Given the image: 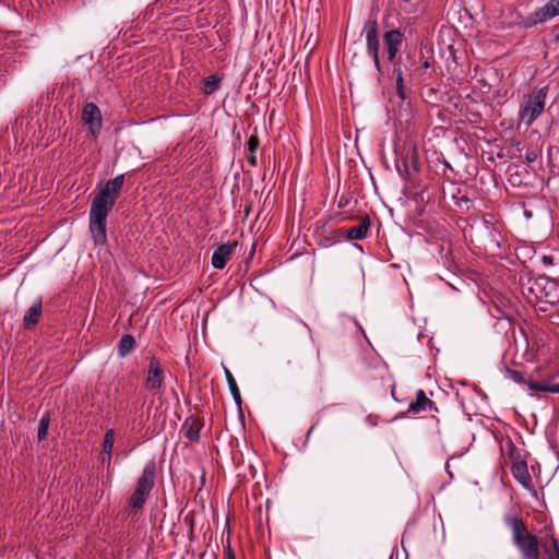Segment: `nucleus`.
Instances as JSON below:
<instances>
[{
    "mask_svg": "<svg viewBox=\"0 0 559 559\" xmlns=\"http://www.w3.org/2000/svg\"><path fill=\"white\" fill-rule=\"evenodd\" d=\"M124 185V175H118L114 179L99 185L90 210V231L96 245L107 241V216L115 206Z\"/></svg>",
    "mask_w": 559,
    "mask_h": 559,
    "instance_id": "f257e3e1",
    "label": "nucleus"
},
{
    "mask_svg": "<svg viewBox=\"0 0 559 559\" xmlns=\"http://www.w3.org/2000/svg\"><path fill=\"white\" fill-rule=\"evenodd\" d=\"M506 352L502 358L506 374L515 383H524L525 376L535 372L537 377L554 379L559 373L548 371V364H543L537 357V352H512L509 357Z\"/></svg>",
    "mask_w": 559,
    "mask_h": 559,
    "instance_id": "f03ea898",
    "label": "nucleus"
},
{
    "mask_svg": "<svg viewBox=\"0 0 559 559\" xmlns=\"http://www.w3.org/2000/svg\"><path fill=\"white\" fill-rule=\"evenodd\" d=\"M507 525L511 527L512 539L520 549L524 559H538V539L536 536L527 532L524 522L519 518L507 516L504 519Z\"/></svg>",
    "mask_w": 559,
    "mask_h": 559,
    "instance_id": "7ed1b4c3",
    "label": "nucleus"
},
{
    "mask_svg": "<svg viewBox=\"0 0 559 559\" xmlns=\"http://www.w3.org/2000/svg\"><path fill=\"white\" fill-rule=\"evenodd\" d=\"M548 94V86L534 88L523 105H521L519 117L526 126L531 127L543 114Z\"/></svg>",
    "mask_w": 559,
    "mask_h": 559,
    "instance_id": "20e7f679",
    "label": "nucleus"
},
{
    "mask_svg": "<svg viewBox=\"0 0 559 559\" xmlns=\"http://www.w3.org/2000/svg\"><path fill=\"white\" fill-rule=\"evenodd\" d=\"M156 465L150 462L144 466L143 473L136 481L135 489L130 497V507L134 510L143 508L147 496L155 484Z\"/></svg>",
    "mask_w": 559,
    "mask_h": 559,
    "instance_id": "39448f33",
    "label": "nucleus"
},
{
    "mask_svg": "<svg viewBox=\"0 0 559 559\" xmlns=\"http://www.w3.org/2000/svg\"><path fill=\"white\" fill-rule=\"evenodd\" d=\"M559 15V0H549L543 7L537 8L527 16L523 17L520 25L524 28H532L538 24H544Z\"/></svg>",
    "mask_w": 559,
    "mask_h": 559,
    "instance_id": "423d86ee",
    "label": "nucleus"
},
{
    "mask_svg": "<svg viewBox=\"0 0 559 559\" xmlns=\"http://www.w3.org/2000/svg\"><path fill=\"white\" fill-rule=\"evenodd\" d=\"M362 34L366 38L367 51L372 57L374 67L378 72H381V66L379 60V38H378V22L376 19H368L362 28Z\"/></svg>",
    "mask_w": 559,
    "mask_h": 559,
    "instance_id": "0eeeda50",
    "label": "nucleus"
},
{
    "mask_svg": "<svg viewBox=\"0 0 559 559\" xmlns=\"http://www.w3.org/2000/svg\"><path fill=\"white\" fill-rule=\"evenodd\" d=\"M531 290L535 293L536 298L540 302L554 306L559 301L558 287L554 281L546 278L536 280Z\"/></svg>",
    "mask_w": 559,
    "mask_h": 559,
    "instance_id": "6e6552de",
    "label": "nucleus"
},
{
    "mask_svg": "<svg viewBox=\"0 0 559 559\" xmlns=\"http://www.w3.org/2000/svg\"><path fill=\"white\" fill-rule=\"evenodd\" d=\"M82 120L87 126L90 132L97 136L102 129V114L94 103H87L82 109Z\"/></svg>",
    "mask_w": 559,
    "mask_h": 559,
    "instance_id": "1a4fd4ad",
    "label": "nucleus"
},
{
    "mask_svg": "<svg viewBox=\"0 0 559 559\" xmlns=\"http://www.w3.org/2000/svg\"><path fill=\"white\" fill-rule=\"evenodd\" d=\"M164 378V370L160 367L159 361L155 358H152L147 370L146 388L150 391L159 390L163 385Z\"/></svg>",
    "mask_w": 559,
    "mask_h": 559,
    "instance_id": "9d476101",
    "label": "nucleus"
},
{
    "mask_svg": "<svg viewBox=\"0 0 559 559\" xmlns=\"http://www.w3.org/2000/svg\"><path fill=\"white\" fill-rule=\"evenodd\" d=\"M388 60L393 62L396 58L399 47L403 41V34L400 29H391L383 37Z\"/></svg>",
    "mask_w": 559,
    "mask_h": 559,
    "instance_id": "9b49d317",
    "label": "nucleus"
},
{
    "mask_svg": "<svg viewBox=\"0 0 559 559\" xmlns=\"http://www.w3.org/2000/svg\"><path fill=\"white\" fill-rule=\"evenodd\" d=\"M237 243H223L218 246L212 255V265L214 269L222 270L225 267L226 263L230 260L233 254V249Z\"/></svg>",
    "mask_w": 559,
    "mask_h": 559,
    "instance_id": "f8f14e48",
    "label": "nucleus"
},
{
    "mask_svg": "<svg viewBox=\"0 0 559 559\" xmlns=\"http://www.w3.org/2000/svg\"><path fill=\"white\" fill-rule=\"evenodd\" d=\"M534 376H536L535 372H530L525 376V382L523 383L527 385L532 395H534L535 392L559 393V383L549 384L547 382L535 381L533 380Z\"/></svg>",
    "mask_w": 559,
    "mask_h": 559,
    "instance_id": "ddd939ff",
    "label": "nucleus"
},
{
    "mask_svg": "<svg viewBox=\"0 0 559 559\" xmlns=\"http://www.w3.org/2000/svg\"><path fill=\"white\" fill-rule=\"evenodd\" d=\"M431 409H437L436 403L428 399L423 390H418L416 392V400L413 401L408 406V412L417 414Z\"/></svg>",
    "mask_w": 559,
    "mask_h": 559,
    "instance_id": "4468645a",
    "label": "nucleus"
},
{
    "mask_svg": "<svg viewBox=\"0 0 559 559\" xmlns=\"http://www.w3.org/2000/svg\"><path fill=\"white\" fill-rule=\"evenodd\" d=\"M371 221L369 216H364L360 224L346 230V238L349 240H361L368 236Z\"/></svg>",
    "mask_w": 559,
    "mask_h": 559,
    "instance_id": "2eb2a0df",
    "label": "nucleus"
},
{
    "mask_svg": "<svg viewBox=\"0 0 559 559\" xmlns=\"http://www.w3.org/2000/svg\"><path fill=\"white\" fill-rule=\"evenodd\" d=\"M41 317V300L35 302L24 314L23 325L31 329L36 325Z\"/></svg>",
    "mask_w": 559,
    "mask_h": 559,
    "instance_id": "dca6fc26",
    "label": "nucleus"
},
{
    "mask_svg": "<svg viewBox=\"0 0 559 559\" xmlns=\"http://www.w3.org/2000/svg\"><path fill=\"white\" fill-rule=\"evenodd\" d=\"M202 423L199 419L188 418L182 425V429L185 430V436L190 441H197L200 437V430L202 428Z\"/></svg>",
    "mask_w": 559,
    "mask_h": 559,
    "instance_id": "f3484780",
    "label": "nucleus"
},
{
    "mask_svg": "<svg viewBox=\"0 0 559 559\" xmlns=\"http://www.w3.org/2000/svg\"><path fill=\"white\" fill-rule=\"evenodd\" d=\"M512 475L513 477L522 484L524 487H528L531 483V476L527 472V466L525 462H516L512 465Z\"/></svg>",
    "mask_w": 559,
    "mask_h": 559,
    "instance_id": "a211bd4d",
    "label": "nucleus"
},
{
    "mask_svg": "<svg viewBox=\"0 0 559 559\" xmlns=\"http://www.w3.org/2000/svg\"><path fill=\"white\" fill-rule=\"evenodd\" d=\"M223 369H224V374H225L230 394L233 395L235 403L238 406H241L242 400H241V394H240V390L237 385V382H236L231 371L226 366L223 365Z\"/></svg>",
    "mask_w": 559,
    "mask_h": 559,
    "instance_id": "6ab92c4d",
    "label": "nucleus"
},
{
    "mask_svg": "<svg viewBox=\"0 0 559 559\" xmlns=\"http://www.w3.org/2000/svg\"><path fill=\"white\" fill-rule=\"evenodd\" d=\"M222 76L217 74H211L203 79V94L211 95L221 87Z\"/></svg>",
    "mask_w": 559,
    "mask_h": 559,
    "instance_id": "aec40b11",
    "label": "nucleus"
},
{
    "mask_svg": "<svg viewBox=\"0 0 559 559\" xmlns=\"http://www.w3.org/2000/svg\"><path fill=\"white\" fill-rule=\"evenodd\" d=\"M114 443H115V431H114V429H108L105 433L104 441H103V453L108 455V464H110Z\"/></svg>",
    "mask_w": 559,
    "mask_h": 559,
    "instance_id": "412c9836",
    "label": "nucleus"
},
{
    "mask_svg": "<svg viewBox=\"0 0 559 559\" xmlns=\"http://www.w3.org/2000/svg\"><path fill=\"white\" fill-rule=\"evenodd\" d=\"M49 425H50V414H49V412H46L39 419L38 431H37V438L39 441L47 438Z\"/></svg>",
    "mask_w": 559,
    "mask_h": 559,
    "instance_id": "4be33fe9",
    "label": "nucleus"
},
{
    "mask_svg": "<svg viewBox=\"0 0 559 559\" xmlns=\"http://www.w3.org/2000/svg\"><path fill=\"white\" fill-rule=\"evenodd\" d=\"M394 72L396 74L395 93L400 97V99L405 100L406 93H405L404 79H403V72H402L401 67H395Z\"/></svg>",
    "mask_w": 559,
    "mask_h": 559,
    "instance_id": "5701e85b",
    "label": "nucleus"
},
{
    "mask_svg": "<svg viewBox=\"0 0 559 559\" xmlns=\"http://www.w3.org/2000/svg\"><path fill=\"white\" fill-rule=\"evenodd\" d=\"M134 345V337L130 334H124L118 343V349H132Z\"/></svg>",
    "mask_w": 559,
    "mask_h": 559,
    "instance_id": "b1692460",
    "label": "nucleus"
},
{
    "mask_svg": "<svg viewBox=\"0 0 559 559\" xmlns=\"http://www.w3.org/2000/svg\"><path fill=\"white\" fill-rule=\"evenodd\" d=\"M260 145V140L257 134H251L248 140V151L249 153H257V150Z\"/></svg>",
    "mask_w": 559,
    "mask_h": 559,
    "instance_id": "393cba45",
    "label": "nucleus"
},
{
    "mask_svg": "<svg viewBox=\"0 0 559 559\" xmlns=\"http://www.w3.org/2000/svg\"><path fill=\"white\" fill-rule=\"evenodd\" d=\"M537 157H538V152L535 150H530L525 154V160L530 164L534 163L537 159Z\"/></svg>",
    "mask_w": 559,
    "mask_h": 559,
    "instance_id": "a878e982",
    "label": "nucleus"
},
{
    "mask_svg": "<svg viewBox=\"0 0 559 559\" xmlns=\"http://www.w3.org/2000/svg\"><path fill=\"white\" fill-rule=\"evenodd\" d=\"M224 559H236L235 552L230 545H227V547L224 549Z\"/></svg>",
    "mask_w": 559,
    "mask_h": 559,
    "instance_id": "bb28decb",
    "label": "nucleus"
},
{
    "mask_svg": "<svg viewBox=\"0 0 559 559\" xmlns=\"http://www.w3.org/2000/svg\"><path fill=\"white\" fill-rule=\"evenodd\" d=\"M551 544L554 547L555 558L559 559V544H558V540L552 536H551Z\"/></svg>",
    "mask_w": 559,
    "mask_h": 559,
    "instance_id": "cd10ccee",
    "label": "nucleus"
},
{
    "mask_svg": "<svg viewBox=\"0 0 559 559\" xmlns=\"http://www.w3.org/2000/svg\"><path fill=\"white\" fill-rule=\"evenodd\" d=\"M551 34L554 36V40L559 43V24H556L551 27Z\"/></svg>",
    "mask_w": 559,
    "mask_h": 559,
    "instance_id": "c85d7f7f",
    "label": "nucleus"
},
{
    "mask_svg": "<svg viewBox=\"0 0 559 559\" xmlns=\"http://www.w3.org/2000/svg\"><path fill=\"white\" fill-rule=\"evenodd\" d=\"M247 160L248 163L252 166V167H255L257 166V156H255V153H249L248 156H247Z\"/></svg>",
    "mask_w": 559,
    "mask_h": 559,
    "instance_id": "c756f323",
    "label": "nucleus"
},
{
    "mask_svg": "<svg viewBox=\"0 0 559 559\" xmlns=\"http://www.w3.org/2000/svg\"><path fill=\"white\" fill-rule=\"evenodd\" d=\"M511 145L519 152L521 153L523 151V146L521 144L520 141H512L511 142Z\"/></svg>",
    "mask_w": 559,
    "mask_h": 559,
    "instance_id": "7c9ffc66",
    "label": "nucleus"
},
{
    "mask_svg": "<svg viewBox=\"0 0 559 559\" xmlns=\"http://www.w3.org/2000/svg\"><path fill=\"white\" fill-rule=\"evenodd\" d=\"M421 338H427V346L429 349H435V345L432 343V337H429L428 335H420Z\"/></svg>",
    "mask_w": 559,
    "mask_h": 559,
    "instance_id": "2f4dec72",
    "label": "nucleus"
},
{
    "mask_svg": "<svg viewBox=\"0 0 559 559\" xmlns=\"http://www.w3.org/2000/svg\"><path fill=\"white\" fill-rule=\"evenodd\" d=\"M102 463H103V464H107V465H109V464H108V455H107V454H104V453H103Z\"/></svg>",
    "mask_w": 559,
    "mask_h": 559,
    "instance_id": "473e14b6",
    "label": "nucleus"
},
{
    "mask_svg": "<svg viewBox=\"0 0 559 559\" xmlns=\"http://www.w3.org/2000/svg\"><path fill=\"white\" fill-rule=\"evenodd\" d=\"M313 429H314V427L311 426L310 429L308 430L307 435H306V440L309 439V437H310L311 432L313 431Z\"/></svg>",
    "mask_w": 559,
    "mask_h": 559,
    "instance_id": "72a5a7b5",
    "label": "nucleus"
},
{
    "mask_svg": "<svg viewBox=\"0 0 559 559\" xmlns=\"http://www.w3.org/2000/svg\"><path fill=\"white\" fill-rule=\"evenodd\" d=\"M429 66H430V64H429V62H428L427 60H425V61L423 62V64H421V67H423L424 69H428V68H429Z\"/></svg>",
    "mask_w": 559,
    "mask_h": 559,
    "instance_id": "f704fd0d",
    "label": "nucleus"
},
{
    "mask_svg": "<svg viewBox=\"0 0 559 559\" xmlns=\"http://www.w3.org/2000/svg\"><path fill=\"white\" fill-rule=\"evenodd\" d=\"M544 262H545V263H550V262H551V258H549V257H544Z\"/></svg>",
    "mask_w": 559,
    "mask_h": 559,
    "instance_id": "c9c22d12",
    "label": "nucleus"
},
{
    "mask_svg": "<svg viewBox=\"0 0 559 559\" xmlns=\"http://www.w3.org/2000/svg\"><path fill=\"white\" fill-rule=\"evenodd\" d=\"M345 204H346V202H345V201L340 200L338 206H341V207H342V206H344Z\"/></svg>",
    "mask_w": 559,
    "mask_h": 559,
    "instance_id": "e433bc0d",
    "label": "nucleus"
},
{
    "mask_svg": "<svg viewBox=\"0 0 559 559\" xmlns=\"http://www.w3.org/2000/svg\"><path fill=\"white\" fill-rule=\"evenodd\" d=\"M129 352H120V356L123 357L128 354Z\"/></svg>",
    "mask_w": 559,
    "mask_h": 559,
    "instance_id": "4c0bfd02",
    "label": "nucleus"
},
{
    "mask_svg": "<svg viewBox=\"0 0 559 559\" xmlns=\"http://www.w3.org/2000/svg\"><path fill=\"white\" fill-rule=\"evenodd\" d=\"M542 311H547V308L546 307H540L539 308Z\"/></svg>",
    "mask_w": 559,
    "mask_h": 559,
    "instance_id": "58836bf2",
    "label": "nucleus"
},
{
    "mask_svg": "<svg viewBox=\"0 0 559 559\" xmlns=\"http://www.w3.org/2000/svg\"><path fill=\"white\" fill-rule=\"evenodd\" d=\"M62 559H64V558H62Z\"/></svg>",
    "mask_w": 559,
    "mask_h": 559,
    "instance_id": "ea45409f",
    "label": "nucleus"
}]
</instances>
